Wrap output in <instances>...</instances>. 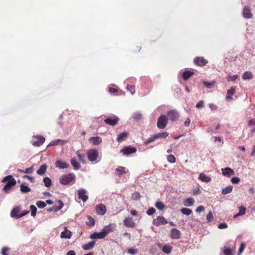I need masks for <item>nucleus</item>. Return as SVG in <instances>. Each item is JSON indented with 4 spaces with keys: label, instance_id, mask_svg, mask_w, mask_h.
Returning <instances> with one entry per match:
<instances>
[{
    "label": "nucleus",
    "instance_id": "f257e3e1",
    "mask_svg": "<svg viewBox=\"0 0 255 255\" xmlns=\"http://www.w3.org/2000/svg\"><path fill=\"white\" fill-rule=\"evenodd\" d=\"M76 181V175L74 173L62 175L59 177V182L63 185L73 184Z\"/></svg>",
    "mask_w": 255,
    "mask_h": 255
},
{
    "label": "nucleus",
    "instance_id": "f03ea898",
    "mask_svg": "<svg viewBox=\"0 0 255 255\" xmlns=\"http://www.w3.org/2000/svg\"><path fill=\"white\" fill-rule=\"evenodd\" d=\"M6 181L7 183L3 187L2 190L5 193H8L12 187L15 185L16 181L12 176L8 175L4 177L2 180V182Z\"/></svg>",
    "mask_w": 255,
    "mask_h": 255
},
{
    "label": "nucleus",
    "instance_id": "7ed1b4c3",
    "mask_svg": "<svg viewBox=\"0 0 255 255\" xmlns=\"http://www.w3.org/2000/svg\"><path fill=\"white\" fill-rule=\"evenodd\" d=\"M29 213L28 211H22L21 212V207L19 206L14 207L10 212V216L13 218H20Z\"/></svg>",
    "mask_w": 255,
    "mask_h": 255
},
{
    "label": "nucleus",
    "instance_id": "20e7f679",
    "mask_svg": "<svg viewBox=\"0 0 255 255\" xmlns=\"http://www.w3.org/2000/svg\"><path fill=\"white\" fill-rule=\"evenodd\" d=\"M168 119L165 115H161L158 119L157 126L159 128L163 129L167 125Z\"/></svg>",
    "mask_w": 255,
    "mask_h": 255
},
{
    "label": "nucleus",
    "instance_id": "39448f33",
    "mask_svg": "<svg viewBox=\"0 0 255 255\" xmlns=\"http://www.w3.org/2000/svg\"><path fill=\"white\" fill-rule=\"evenodd\" d=\"M98 156V151L96 149H91L87 152L88 159L91 162L95 161Z\"/></svg>",
    "mask_w": 255,
    "mask_h": 255
},
{
    "label": "nucleus",
    "instance_id": "423d86ee",
    "mask_svg": "<svg viewBox=\"0 0 255 255\" xmlns=\"http://www.w3.org/2000/svg\"><path fill=\"white\" fill-rule=\"evenodd\" d=\"M45 141V138L41 135L34 136L32 140V144L35 146L41 145Z\"/></svg>",
    "mask_w": 255,
    "mask_h": 255
},
{
    "label": "nucleus",
    "instance_id": "0eeeda50",
    "mask_svg": "<svg viewBox=\"0 0 255 255\" xmlns=\"http://www.w3.org/2000/svg\"><path fill=\"white\" fill-rule=\"evenodd\" d=\"M78 196L80 199L82 200L83 202H86L88 198V195L86 190L81 188L78 190Z\"/></svg>",
    "mask_w": 255,
    "mask_h": 255
},
{
    "label": "nucleus",
    "instance_id": "6e6552de",
    "mask_svg": "<svg viewBox=\"0 0 255 255\" xmlns=\"http://www.w3.org/2000/svg\"><path fill=\"white\" fill-rule=\"evenodd\" d=\"M119 119L116 116L109 117L106 118L104 122L108 125L114 126L116 125L119 122Z\"/></svg>",
    "mask_w": 255,
    "mask_h": 255
},
{
    "label": "nucleus",
    "instance_id": "1a4fd4ad",
    "mask_svg": "<svg viewBox=\"0 0 255 255\" xmlns=\"http://www.w3.org/2000/svg\"><path fill=\"white\" fill-rule=\"evenodd\" d=\"M95 210L96 213L101 216L104 215L107 211V208L106 206L104 204H100L95 208Z\"/></svg>",
    "mask_w": 255,
    "mask_h": 255
},
{
    "label": "nucleus",
    "instance_id": "9d476101",
    "mask_svg": "<svg viewBox=\"0 0 255 255\" xmlns=\"http://www.w3.org/2000/svg\"><path fill=\"white\" fill-rule=\"evenodd\" d=\"M167 223V221L163 216H158L153 221V224L156 226H159Z\"/></svg>",
    "mask_w": 255,
    "mask_h": 255
},
{
    "label": "nucleus",
    "instance_id": "9b49d317",
    "mask_svg": "<svg viewBox=\"0 0 255 255\" xmlns=\"http://www.w3.org/2000/svg\"><path fill=\"white\" fill-rule=\"evenodd\" d=\"M136 151V149L134 147L126 146L124 147L121 152L124 155H129L131 153H135Z\"/></svg>",
    "mask_w": 255,
    "mask_h": 255
},
{
    "label": "nucleus",
    "instance_id": "f8f14e48",
    "mask_svg": "<svg viewBox=\"0 0 255 255\" xmlns=\"http://www.w3.org/2000/svg\"><path fill=\"white\" fill-rule=\"evenodd\" d=\"M195 65L199 66H204L208 63V61L203 57H197L194 60Z\"/></svg>",
    "mask_w": 255,
    "mask_h": 255
},
{
    "label": "nucleus",
    "instance_id": "ddd939ff",
    "mask_svg": "<svg viewBox=\"0 0 255 255\" xmlns=\"http://www.w3.org/2000/svg\"><path fill=\"white\" fill-rule=\"evenodd\" d=\"M116 227L117 226L115 224H110L109 225L105 226L103 230L105 231L106 235H107L111 233L114 232L115 231Z\"/></svg>",
    "mask_w": 255,
    "mask_h": 255
},
{
    "label": "nucleus",
    "instance_id": "4468645a",
    "mask_svg": "<svg viewBox=\"0 0 255 255\" xmlns=\"http://www.w3.org/2000/svg\"><path fill=\"white\" fill-rule=\"evenodd\" d=\"M106 236L105 231L102 229L101 232H95L92 234L90 236V238L102 239H104Z\"/></svg>",
    "mask_w": 255,
    "mask_h": 255
},
{
    "label": "nucleus",
    "instance_id": "2eb2a0df",
    "mask_svg": "<svg viewBox=\"0 0 255 255\" xmlns=\"http://www.w3.org/2000/svg\"><path fill=\"white\" fill-rule=\"evenodd\" d=\"M222 174L226 177H229L231 176H232L235 174L234 171L229 167H226L224 168H222Z\"/></svg>",
    "mask_w": 255,
    "mask_h": 255
},
{
    "label": "nucleus",
    "instance_id": "dca6fc26",
    "mask_svg": "<svg viewBox=\"0 0 255 255\" xmlns=\"http://www.w3.org/2000/svg\"><path fill=\"white\" fill-rule=\"evenodd\" d=\"M181 236V233L179 230L174 228L171 230L170 237L171 238L174 239H179L180 238Z\"/></svg>",
    "mask_w": 255,
    "mask_h": 255
},
{
    "label": "nucleus",
    "instance_id": "f3484780",
    "mask_svg": "<svg viewBox=\"0 0 255 255\" xmlns=\"http://www.w3.org/2000/svg\"><path fill=\"white\" fill-rule=\"evenodd\" d=\"M167 116L169 120L174 121L178 118L179 114L176 111L171 110L168 112Z\"/></svg>",
    "mask_w": 255,
    "mask_h": 255
},
{
    "label": "nucleus",
    "instance_id": "a211bd4d",
    "mask_svg": "<svg viewBox=\"0 0 255 255\" xmlns=\"http://www.w3.org/2000/svg\"><path fill=\"white\" fill-rule=\"evenodd\" d=\"M55 166L59 169H65L67 168L69 166V164L66 162L57 160L55 162Z\"/></svg>",
    "mask_w": 255,
    "mask_h": 255
},
{
    "label": "nucleus",
    "instance_id": "6ab92c4d",
    "mask_svg": "<svg viewBox=\"0 0 255 255\" xmlns=\"http://www.w3.org/2000/svg\"><path fill=\"white\" fill-rule=\"evenodd\" d=\"M243 14L246 18H251L253 17V14L251 11L250 8L248 6L244 7L243 11Z\"/></svg>",
    "mask_w": 255,
    "mask_h": 255
},
{
    "label": "nucleus",
    "instance_id": "aec40b11",
    "mask_svg": "<svg viewBox=\"0 0 255 255\" xmlns=\"http://www.w3.org/2000/svg\"><path fill=\"white\" fill-rule=\"evenodd\" d=\"M116 174L118 176H121L124 174L129 173L128 170H126L125 167L119 166L115 169Z\"/></svg>",
    "mask_w": 255,
    "mask_h": 255
},
{
    "label": "nucleus",
    "instance_id": "412c9836",
    "mask_svg": "<svg viewBox=\"0 0 255 255\" xmlns=\"http://www.w3.org/2000/svg\"><path fill=\"white\" fill-rule=\"evenodd\" d=\"M124 225L128 227H134L135 226V223L131 218H126L124 220Z\"/></svg>",
    "mask_w": 255,
    "mask_h": 255
},
{
    "label": "nucleus",
    "instance_id": "4be33fe9",
    "mask_svg": "<svg viewBox=\"0 0 255 255\" xmlns=\"http://www.w3.org/2000/svg\"><path fill=\"white\" fill-rule=\"evenodd\" d=\"M72 235V233L70 231H69L67 229H66L64 230V231L62 232L61 233L60 238L61 239H69L71 238Z\"/></svg>",
    "mask_w": 255,
    "mask_h": 255
},
{
    "label": "nucleus",
    "instance_id": "5701e85b",
    "mask_svg": "<svg viewBox=\"0 0 255 255\" xmlns=\"http://www.w3.org/2000/svg\"><path fill=\"white\" fill-rule=\"evenodd\" d=\"M89 140L94 145H99L102 142V138L98 136L91 137Z\"/></svg>",
    "mask_w": 255,
    "mask_h": 255
},
{
    "label": "nucleus",
    "instance_id": "b1692460",
    "mask_svg": "<svg viewBox=\"0 0 255 255\" xmlns=\"http://www.w3.org/2000/svg\"><path fill=\"white\" fill-rule=\"evenodd\" d=\"M198 179L204 182H209L211 180V177L204 173H201L199 174Z\"/></svg>",
    "mask_w": 255,
    "mask_h": 255
},
{
    "label": "nucleus",
    "instance_id": "393cba45",
    "mask_svg": "<svg viewBox=\"0 0 255 255\" xmlns=\"http://www.w3.org/2000/svg\"><path fill=\"white\" fill-rule=\"evenodd\" d=\"M128 135L129 133L128 132H124L123 133H121L118 135L117 140L118 142H121L126 140V139L127 138Z\"/></svg>",
    "mask_w": 255,
    "mask_h": 255
},
{
    "label": "nucleus",
    "instance_id": "a878e982",
    "mask_svg": "<svg viewBox=\"0 0 255 255\" xmlns=\"http://www.w3.org/2000/svg\"><path fill=\"white\" fill-rule=\"evenodd\" d=\"M66 141L62 139H55L53 141H52L48 146H53V145H64L65 144Z\"/></svg>",
    "mask_w": 255,
    "mask_h": 255
},
{
    "label": "nucleus",
    "instance_id": "bb28decb",
    "mask_svg": "<svg viewBox=\"0 0 255 255\" xmlns=\"http://www.w3.org/2000/svg\"><path fill=\"white\" fill-rule=\"evenodd\" d=\"M95 244V242L94 241H92L83 245L82 248L85 251L90 250L94 247Z\"/></svg>",
    "mask_w": 255,
    "mask_h": 255
},
{
    "label": "nucleus",
    "instance_id": "cd10ccee",
    "mask_svg": "<svg viewBox=\"0 0 255 255\" xmlns=\"http://www.w3.org/2000/svg\"><path fill=\"white\" fill-rule=\"evenodd\" d=\"M70 161L75 170H78L80 168L81 165L80 163L76 161L75 157L72 158Z\"/></svg>",
    "mask_w": 255,
    "mask_h": 255
},
{
    "label": "nucleus",
    "instance_id": "c85d7f7f",
    "mask_svg": "<svg viewBox=\"0 0 255 255\" xmlns=\"http://www.w3.org/2000/svg\"><path fill=\"white\" fill-rule=\"evenodd\" d=\"M236 92V90L234 87H232L230 89H229L227 91V95L226 96V99L227 100H232V96H233Z\"/></svg>",
    "mask_w": 255,
    "mask_h": 255
},
{
    "label": "nucleus",
    "instance_id": "c756f323",
    "mask_svg": "<svg viewBox=\"0 0 255 255\" xmlns=\"http://www.w3.org/2000/svg\"><path fill=\"white\" fill-rule=\"evenodd\" d=\"M56 206L54 207V211L56 212L61 210L63 207V203L61 200H58L56 202Z\"/></svg>",
    "mask_w": 255,
    "mask_h": 255
},
{
    "label": "nucleus",
    "instance_id": "7c9ffc66",
    "mask_svg": "<svg viewBox=\"0 0 255 255\" xmlns=\"http://www.w3.org/2000/svg\"><path fill=\"white\" fill-rule=\"evenodd\" d=\"M47 169V166L45 164L42 165L37 170V174L43 175L45 174Z\"/></svg>",
    "mask_w": 255,
    "mask_h": 255
},
{
    "label": "nucleus",
    "instance_id": "2f4dec72",
    "mask_svg": "<svg viewBox=\"0 0 255 255\" xmlns=\"http://www.w3.org/2000/svg\"><path fill=\"white\" fill-rule=\"evenodd\" d=\"M194 200L192 198H188L184 201V205L186 207H190L193 205Z\"/></svg>",
    "mask_w": 255,
    "mask_h": 255
},
{
    "label": "nucleus",
    "instance_id": "473e14b6",
    "mask_svg": "<svg viewBox=\"0 0 255 255\" xmlns=\"http://www.w3.org/2000/svg\"><path fill=\"white\" fill-rule=\"evenodd\" d=\"M246 208H245L243 206L240 207L239 213L238 214H237L236 215H234V218H236L237 217H238L239 216L245 215L246 214Z\"/></svg>",
    "mask_w": 255,
    "mask_h": 255
},
{
    "label": "nucleus",
    "instance_id": "72a5a7b5",
    "mask_svg": "<svg viewBox=\"0 0 255 255\" xmlns=\"http://www.w3.org/2000/svg\"><path fill=\"white\" fill-rule=\"evenodd\" d=\"M243 80H250L253 78V74L251 72L246 71L243 74Z\"/></svg>",
    "mask_w": 255,
    "mask_h": 255
},
{
    "label": "nucleus",
    "instance_id": "f704fd0d",
    "mask_svg": "<svg viewBox=\"0 0 255 255\" xmlns=\"http://www.w3.org/2000/svg\"><path fill=\"white\" fill-rule=\"evenodd\" d=\"M194 74V72L191 71L187 70L183 72V77L185 80L189 79Z\"/></svg>",
    "mask_w": 255,
    "mask_h": 255
},
{
    "label": "nucleus",
    "instance_id": "c9c22d12",
    "mask_svg": "<svg viewBox=\"0 0 255 255\" xmlns=\"http://www.w3.org/2000/svg\"><path fill=\"white\" fill-rule=\"evenodd\" d=\"M232 190L233 186L232 185H229L225 187L224 189H223L222 193L224 195L227 194L231 193L232 191Z\"/></svg>",
    "mask_w": 255,
    "mask_h": 255
},
{
    "label": "nucleus",
    "instance_id": "e433bc0d",
    "mask_svg": "<svg viewBox=\"0 0 255 255\" xmlns=\"http://www.w3.org/2000/svg\"><path fill=\"white\" fill-rule=\"evenodd\" d=\"M172 247L171 246L165 245L163 247L162 251L166 254H169L171 253Z\"/></svg>",
    "mask_w": 255,
    "mask_h": 255
},
{
    "label": "nucleus",
    "instance_id": "4c0bfd02",
    "mask_svg": "<svg viewBox=\"0 0 255 255\" xmlns=\"http://www.w3.org/2000/svg\"><path fill=\"white\" fill-rule=\"evenodd\" d=\"M223 252L224 255H232L233 254L232 250L226 247L223 248Z\"/></svg>",
    "mask_w": 255,
    "mask_h": 255
},
{
    "label": "nucleus",
    "instance_id": "58836bf2",
    "mask_svg": "<svg viewBox=\"0 0 255 255\" xmlns=\"http://www.w3.org/2000/svg\"><path fill=\"white\" fill-rule=\"evenodd\" d=\"M20 190L22 193H27L30 191V189L27 185L22 184L20 185Z\"/></svg>",
    "mask_w": 255,
    "mask_h": 255
},
{
    "label": "nucleus",
    "instance_id": "ea45409f",
    "mask_svg": "<svg viewBox=\"0 0 255 255\" xmlns=\"http://www.w3.org/2000/svg\"><path fill=\"white\" fill-rule=\"evenodd\" d=\"M43 181L44 183V185L46 187H49L51 185V181L49 178L45 177V178H44Z\"/></svg>",
    "mask_w": 255,
    "mask_h": 255
},
{
    "label": "nucleus",
    "instance_id": "a19ab883",
    "mask_svg": "<svg viewBox=\"0 0 255 255\" xmlns=\"http://www.w3.org/2000/svg\"><path fill=\"white\" fill-rule=\"evenodd\" d=\"M181 212L183 214L187 215V216L190 215L192 212V211L191 209L186 208H184L181 209Z\"/></svg>",
    "mask_w": 255,
    "mask_h": 255
},
{
    "label": "nucleus",
    "instance_id": "79ce46f5",
    "mask_svg": "<svg viewBox=\"0 0 255 255\" xmlns=\"http://www.w3.org/2000/svg\"><path fill=\"white\" fill-rule=\"evenodd\" d=\"M30 209L31 211V215L32 217H34L36 216V214L37 212L36 207L34 205H31L30 206Z\"/></svg>",
    "mask_w": 255,
    "mask_h": 255
},
{
    "label": "nucleus",
    "instance_id": "37998d69",
    "mask_svg": "<svg viewBox=\"0 0 255 255\" xmlns=\"http://www.w3.org/2000/svg\"><path fill=\"white\" fill-rule=\"evenodd\" d=\"M168 133L167 132H163L157 134H155L156 138H158L160 137L161 138H166L168 135Z\"/></svg>",
    "mask_w": 255,
    "mask_h": 255
},
{
    "label": "nucleus",
    "instance_id": "c03bdc74",
    "mask_svg": "<svg viewBox=\"0 0 255 255\" xmlns=\"http://www.w3.org/2000/svg\"><path fill=\"white\" fill-rule=\"evenodd\" d=\"M155 206L158 209L160 210H162L165 208V205L164 204L160 201L157 202L155 203Z\"/></svg>",
    "mask_w": 255,
    "mask_h": 255
},
{
    "label": "nucleus",
    "instance_id": "a18cd8bd",
    "mask_svg": "<svg viewBox=\"0 0 255 255\" xmlns=\"http://www.w3.org/2000/svg\"><path fill=\"white\" fill-rule=\"evenodd\" d=\"M157 139L156 137V136L155 134H154L153 135H152L150 137H149L145 142H144V144L145 145H147L149 143H150V142H153L155 139Z\"/></svg>",
    "mask_w": 255,
    "mask_h": 255
},
{
    "label": "nucleus",
    "instance_id": "49530a36",
    "mask_svg": "<svg viewBox=\"0 0 255 255\" xmlns=\"http://www.w3.org/2000/svg\"><path fill=\"white\" fill-rule=\"evenodd\" d=\"M167 160L168 162L171 163H174L176 161L175 157L172 154L169 155L167 156Z\"/></svg>",
    "mask_w": 255,
    "mask_h": 255
},
{
    "label": "nucleus",
    "instance_id": "de8ad7c7",
    "mask_svg": "<svg viewBox=\"0 0 255 255\" xmlns=\"http://www.w3.org/2000/svg\"><path fill=\"white\" fill-rule=\"evenodd\" d=\"M36 205L40 209L44 208L46 206L45 202L41 201H37L36 203Z\"/></svg>",
    "mask_w": 255,
    "mask_h": 255
},
{
    "label": "nucleus",
    "instance_id": "09e8293b",
    "mask_svg": "<svg viewBox=\"0 0 255 255\" xmlns=\"http://www.w3.org/2000/svg\"><path fill=\"white\" fill-rule=\"evenodd\" d=\"M127 89L133 95L135 93V87L133 85H128Z\"/></svg>",
    "mask_w": 255,
    "mask_h": 255
},
{
    "label": "nucleus",
    "instance_id": "8fccbe9b",
    "mask_svg": "<svg viewBox=\"0 0 255 255\" xmlns=\"http://www.w3.org/2000/svg\"><path fill=\"white\" fill-rule=\"evenodd\" d=\"M88 219L89 221L87 223V225L90 226H94L95 225V221L94 219L90 216H89Z\"/></svg>",
    "mask_w": 255,
    "mask_h": 255
},
{
    "label": "nucleus",
    "instance_id": "3c124183",
    "mask_svg": "<svg viewBox=\"0 0 255 255\" xmlns=\"http://www.w3.org/2000/svg\"><path fill=\"white\" fill-rule=\"evenodd\" d=\"M245 247H246L245 243H242L240 245V247L239 249V253H238L239 255H241L242 253V252L244 251Z\"/></svg>",
    "mask_w": 255,
    "mask_h": 255
},
{
    "label": "nucleus",
    "instance_id": "603ef678",
    "mask_svg": "<svg viewBox=\"0 0 255 255\" xmlns=\"http://www.w3.org/2000/svg\"><path fill=\"white\" fill-rule=\"evenodd\" d=\"M76 154L78 157L79 160L82 162H84L85 156L84 154H82L80 153L79 151H77L76 152Z\"/></svg>",
    "mask_w": 255,
    "mask_h": 255
},
{
    "label": "nucleus",
    "instance_id": "864d4df0",
    "mask_svg": "<svg viewBox=\"0 0 255 255\" xmlns=\"http://www.w3.org/2000/svg\"><path fill=\"white\" fill-rule=\"evenodd\" d=\"M140 196L138 192H135L132 194V198L134 200H137L140 199Z\"/></svg>",
    "mask_w": 255,
    "mask_h": 255
},
{
    "label": "nucleus",
    "instance_id": "5fc2aeb1",
    "mask_svg": "<svg viewBox=\"0 0 255 255\" xmlns=\"http://www.w3.org/2000/svg\"><path fill=\"white\" fill-rule=\"evenodd\" d=\"M206 219L208 222H211L213 220V215L211 212H209V213L207 214Z\"/></svg>",
    "mask_w": 255,
    "mask_h": 255
},
{
    "label": "nucleus",
    "instance_id": "6e6d98bb",
    "mask_svg": "<svg viewBox=\"0 0 255 255\" xmlns=\"http://www.w3.org/2000/svg\"><path fill=\"white\" fill-rule=\"evenodd\" d=\"M238 78V75H235L233 76H229L228 75L227 77V79L228 81H235Z\"/></svg>",
    "mask_w": 255,
    "mask_h": 255
},
{
    "label": "nucleus",
    "instance_id": "4d7b16f0",
    "mask_svg": "<svg viewBox=\"0 0 255 255\" xmlns=\"http://www.w3.org/2000/svg\"><path fill=\"white\" fill-rule=\"evenodd\" d=\"M155 212V209L154 208H150L146 211V214L149 216H151L154 214Z\"/></svg>",
    "mask_w": 255,
    "mask_h": 255
},
{
    "label": "nucleus",
    "instance_id": "13d9d810",
    "mask_svg": "<svg viewBox=\"0 0 255 255\" xmlns=\"http://www.w3.org/2000/svg\"><path fill=\"white\" fill-rule=\"evenodd\" d=\"M137 252V250L133 248L128 249L127 251V253L131 255H135Z\"/></svg>",
    "mask_w": 255,
    "mask_h": 255
},
{
    "label": "nucleus",
    "instance_id": "bf43d9fd",
    "mask_svg": "<svg viewBox=\"0 0 255 255\" xmlns=\"http://www.w3.org/2000/svg\"><path fill=\"white\" fill-rule=\"evenodd\" d=\"M9 250V249L6 247H4L2 248L1 250V254L2 255H8V252Z\"/></svg>",
    "mask_w": 255,
    "mask_h": 255
},
{
    "label": "nucleus",
    "instance_id": "052dcab7",
    "mask_svg": "<svg viewBox=\"0 0 255 255\" xmlns=\"http://www.w3.org/2000/svg\"><path fill=\"white\" fill-rule=\"evenodd\" d=\"M218 228L220 229H226L228 227V225L225 223H222L218 225Z\"/></svg>",
    "mask_w": 255,
    "mask_h": 255
},
{
    "label": "nucleus",
    "instance_id": "680f3d73",
    "mask_svg": "<svg viewBox=\"0 0 255 255\" xmlns=\"http://www.w3.org/2000/svg\"><path fill=\"white\" fill-rule=\"evenodd\" d=\"M240 181V179L239 177H235L232 178L231 181L234 184H238Z\"/></svg>",
    "mask_w": 255,
    "mask_h": 255
},
{
    "label": "nucleus",
    "instance_id": "e2e57ef3",
    "mask_svg": "<svg viewBox=\"0 0 255 255\" xmlns=\"http://www.w3.org/2000/svg\"><path fill=\"white\" fill-rule=\"evenodd\" d=\"M204 106V102L203 101H200L196 104V107L198 109H200L201 108L203 107Z\"/></svg>",
    "mask_w": 255,
    "mask_h": 255
},
{
    "label": "nucleus",
    "instance_id": "0e129e2a",
    "mask_svg": "<svg viewBox=\"0 0 255 255\" xmlns=\"http://www.w3.org/2000/svg\"><path fill=\"white\" fill-rule=\"evenodd\" d=\"M204 209L205 208L203 206H200L196 208V211L197 213H200L201 212L204 211Z\"/></svg>",
    "mask_w": 255,
    "mask_h": 255
},
{
    "label": "nucleus",
    "instance_id": "69168bd1",
    "mask_svg": "<svg viewBox=\"0 0 255 255\" xmlns=\"http://www.w3.org/2000/svg\"><path fill=\"white\" fill-rule=\"evenodd\" d=\"M109 91L110 93H112V94H116V93L118 92V90L117 89L114 88H111V87H110L109 88Z\"/></svg>",
    "mask_w": 255,
    "mask_h": 255
},
{
    "label": "nucleus",
    "instance_id": "338daca9",
    "mask_svg": "<svg viewBox=\"0 0 255 255\" xmlns=\"http://www.w3.org/2000/svg\"><path fill=\"white\" fill-rule=\"evenodd\" d=\"M141 115L140 113H135L133 115V119L135 120H139L140 119Z\"/></svg>",
    "mask_w": 255,
    "mask_h": 255
},
{
    "label": "nucleus",
    "instance_id": "774afa93",
    "mask_svg": "<svg viewBox=\"0 0 255 255\" xmlns=\"http://www.w3.org/2000/svg\"><path fill=\"white\" fill-rule=\"evenodd\" d=\"M248 124L249 126L255 125V119H250L249 120Z\"/></svg>",
    "mask_w": 255,
    "mask_h": 255
}]
</instances>
